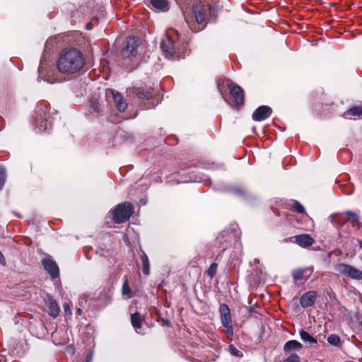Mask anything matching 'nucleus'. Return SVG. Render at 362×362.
I'll list each match as a JSON object with an SVG mask.
<instances>
[{
    "mask_svg": "<svg viewBox=\"0 0 362 362\" xmlns=\"http://www.w3.org/2000/svg\"><path fill=\"white\" fill-rule=\"evenodd\" d=\"M90 360H91V358H88V359L86 360V362H90Z\"/></svg>",
    "mask_w": 362,
    "mask_h": 362,
    "instance_id": "40",
    "label": "nucleus"
},
{
    "mask_svg": "<svg viewBox=\"0 0 362 362\" xmlns=\"http://www.w3.org/2000/svg\"><path fill=\"white\" fill-rule=\"evenodd\" d=\"M217 264L216 263H212L210 267H209L208 270H207V274L213 278L216 274V271H217Z\"/></svg>",
    "mask_w": 362,
    "mask_h": 362,
    "instance_id": "27",
    "label": "nucleus"
},
{
    "mask_svg": "<svg viewBox=\"0 0 362 362\" xmlns=\"http://www.w3.org/2000/svg\"><path fill=\"white\" fill-rule=\"evenodd\" d=\"M272 110L267 105H262L257 107L252 114V119L255 121L260 122L269 117Z\"/></svg>",
    "mask_w": 362,
    "mask_h": 362,
    "instance_id": "10",
    "label": "nucleus"
},
{
    "mask_svg": "<svg viewBox=\"0 0 362 362\" xmlns=\"http://www.w3.org/2000/svg\"><path fill=\"white\" fill-rule=\"evenodd\" d=\"M327 341L331 345L338 346L340 344V338L339 336L332 334L327 337Z\"/></svg>",
    "mask_w": 362,
    "mask_h": 362,
    "instance_id": "25",
    "label": "nucleus"
},
{
    "mask_svg": "<svg viewBox=\"0 0 362 362\" xmlns=\"http://www.w3.org/2000/svg\"><path fill=\"white\" fill-rule=\"evenodd\" d=\"M151 4L155 9L159 11L165 12L169 9V4L167 0H151Z\"/></svg>",
    "mask_w": 362,
    "mask_h": 362,
    "instance_id": "19",
    "label": "nucleus"
},
{
    "mask_svg": "<svg viewBox=\"0 0 362 362\" xmlns=\"http://www.w3.org/2000/svg\"><path fill=\"white\" fill-rule=\"evenodd\" d=\"M0 263L4 265H5V264H6L5 258L1 251H0Z\"/></svg>",
    "mask_w": 362,
    "mask_h": 362,
    "instance_id": "34",
    "label": "nucleus"
},
{
    "mask_svg": "<svg viewBox=\"0 0 362 362\" xmlns=\"http://www.w3.org/2000/svg\"><path fill=\"white\" fill-rule=\"evenodd\" d=\"M134 206L129 202L118 204L112 211L114 221L116 223L127 221L134 213Z\"/></svg>",
    "mask_w": 362,
    "mask_h": 362,
    "instance_id": "3",
    "label": "nucleus"
},
{
    "mask_svg": "<svg viewBox=\"0 0 362 362\" xmlns=\"http://www.w3.org/2000/svg\"><path fill=\"white\" fill-rule=\"evenodd\" d=\"M317 297V292L310 291L305 293L300 299V305L303 308L310 307L314 305Z\"/></svg>",
    "mask_w": 362,
    "mask_h": 362,
    "instance_id": "13",
    "label": "nucleus"
},
{
    "mask_svg": "<svg viewBox=\"0 0 362 362\" xmlns=\"http://www.w3.org/2000/svg\"><path fill=\"white\" fill-rule=\"evenodd\" d=\"M300 339L305 341V342H308L310 344H317V340L313 337L308 332L303 330V329H301L300 331Z\"/></svg>",
    "mask_w": 362,
    "mask_h": 362,
    "instance_id": "23",
    "label": "nucleus"
},
{
    "mask_svg": "<svg viewBox=\"0 0 362 362\" xmlns=\"http://www.w3.org/2000/svg\"><path fill=\"white\" fill-rule=\"evenodd\" d=\"M219 313L223 326L232 332V321L229 307L225 303L221 304L219 307Z\"/></svg>",
    "mask_w": 362,
    "mask_h": 362,
    "instance_id": "9",
    "label": "nucleus"
},
{
    "mask_svg": "<svg viewBox=\"0 0 362 362\" xmlns=\"http://www.w3.org/2000/svg\"><path fill=\"white\" fill-rule=\"evenodd\" d=\"M47 107H38L35 110L37 115L35 119V129L37 132L42 133L49 131L52 128V122L49 120V115L47 114Z\"/></svg>",
    "mask_w": 362,
    "mask_h": 362,
    "instance_id": "4",
    "label": "nucleus"
},
{
    "mask_svg": "<svg viewBox=\"0 0 362 362\" xmlns=\"http://www.w3.org/2000/svg\"><path fill=\"white\" fill-rule=\"evenodd\" d=\"M122 294L124 296H127V298H130L132 296L131 293H132V290L129 287V283H128V280L127 278H125L124 279V281L123 283V285H122Z\"/></svg>",
    "mask_w": 362,
    "mask_h": 362,
    "instance_id": "24",
    "label": "nucleus"
},
{
    "mask_svg": "<svg viewBox=\"0 0 362 362\" xmlns=\"http://www.w3.org/2000/svg\"><path fill=\"white\" fill-rule=\"evenodd\" d=\"M358 246L362 248V240H358Z\"/></svg>",
    "mask_w": 362,
    "mask_h": 362,
    "instance_id": "35",
    "label": "nucleus"
},
{
    "mask_svg": "<svg viewBox=\"0 0 362 362\" xmlns=\"http://www.w3.org/2000/svg\"><path fill=\"white\" fill-rule=\"evenodd\" d=\"M192 11L197 23L201 25L197 29H193L194 32L200 31L205 27L208 16L211 21H215L216 19V11L210 5L204 6L202 4H197L193 6Z\"/></svg>",
    "mask_w": 362,
    "mask_h": 362,
    "instance_id": "2",
    "label": "nucleus"
},
{
    "mask_svg": "<svg viewBox=\"0 0 362 362\" xmlns=\"http://www.w3.org/2000/svg\"><path fill=\"white\" fill-rule=\"evenodd\" d=\"M131 322L135 331L139 333L138 330L142 327V319L138 312L131 315Z\"/></svg>",
    "mask_w": 362,
    "mask_h": 362,
    "instance_id": "20",
    "label": "nucleus"
},
{
    "mask_svg": "<svg viewBox=\"0 0 362 362\" xmlns=\"http://www.w3.org/2000/svg\"><path fill=\"white\" fill-rule=\"evenodd\" d=\"M135 93L138 98L145 100H148L153 96L151 91L145 90L143 88H137L135 90Z\"/></svg>",
    "mask_w": 362,
    "mask_h": 362,
    "instance_id": "22",
    "label": "nucleus"
},
{
    "mask_svg": "<svg viewBox=\"0 0 362 362\" xmlns=\"http://www.w3.org/2000/svg\"><path fill=\"white\" fill-rule=\"evenodd\" d=\"M291 239H294V243L303 247H310L314 243V239L308 234H302L295 235Z\"/></svg>",
    "mask_w": 362,
    "mask_h": 362,
    "instance_id": "14",
    "label": "nucleus"
},
{
    "mask_svg": "<svg viewBox=\"0 0 362 362\" xmlns=\"http://www.w3.org/2000/svg\"><path fill=\"white\" fill-rule=\"evenodd\" d=\"M344 116L347 119L360 118L362 117V105L353 106L347 110Z\"/></svg>",
    "mask_w": 362,
    "mask_h": 362,
    "instance_id": "15",
    "label": "nucleus"
},
{
    "mask_svg": "<svg viewBox=\"0 0 362 362\" xmlns=\"http://www.w3.org/2000/svg\"><path fill=\"white\" fill-rule=\"evenodd\" d=\"M177 31L170 30L167 32V36L160 43V47L166 57H173L176 52L175 36H177Z\"/></svg>",
    "mask_w": 362,
    "mask_h": 362,
    "instance_id": "5",
    "label": "nucleus"
},
{
    "mask_svg": "<svg viewBox=\"0 0 362 362\" xmlns=\"http://www.w3.org/2000/svg\"><path fill=\"white\" fill-rule=\"evenodd\" d=\"M6 180V172L4 168H0V189H2Z\"/></svg>",
    "mask_w": 362,
    "mask_h": 362,
    "instance_id": "31",
    "label": "nucleus"
},
{
    "mask_svg": "<svg viewBox=\"0 0 362 362\" xmlns=\"http://www.w3.org/2000/svg\"><path fill=\"white\" fill-rule=\"evenodd\" d=\"M106 95L107 96L109 95H112L115 106L119 112H124L127 109V103L124 100L122 95L120 93L115 92L114 90H108L106 92Z\"/></svg>",
    "mask_w": 362,
    "mask_h": 362,
    "instance_id": "11",
    "label": "nucleus"
},
{
    "mask_svg": "<svg viewBox=\"0 0 362 362\" xmlns=\"http://www.w3.org/2000/svg\"><path fill=\"white\" fill-rule=\"evenodd\" d=\"M230 352L231 355L236 357H242L243 354L240 351H239L235 346L230 345Z\"/></svg>",
    "mask_w": 362,
    "mask_h": 362,
    "instance_id": "29",
    "label": "nucleus"
},
{
    "mask_svg": "<svg viewBox=\"0 0 362 362\" xmlns=\"http://www.w3.org/2000/svg\"><path fill=\"white\" fill-rule=\"evenodd\" d=\"M47 305L48 307L49 314L50 315V316H52L54 318L57 317L60 312V309L58 306L57 301L53 298H49L47 303Z\"/></svg>",
    "mask_w": 362,
    "mask_h": 362,
    "instance_id": "17",
    "label": "nucleus"
},
{
    "mask_svg": "<svg viewBox=\"0 0 362 362\" xmlns=\"http://www.w3.org/2000/svg\"><path fill=\"white\" fill-rule=\"evenodd\" d=\"M137 47V40L134 37H127L124 47L121 52L122 57L129 58L136 57Z\"/></svg>",
    "mask_w": 362,
    "mask_h": 362,
    "instance_id": "7",
    "label": "nucleus"
},
{
    "mask_svg": "<svg viewBox=\"0 0 362 362\" xmlns=\"http://www.w3.org/2000/svg\"><path fill=\"white\" fill-rule=\"evenodd\" d=\"M346 214H347L348 216H349L351 217H353L356 221H358V216L355 212H354L352 211H347L346 212Z\"/></svg>",
    "mask_w": 362,
    "mask_h": 362,
    "instance_id": "32",
    "label": "nucleus"
},
{
    "mask_svg": "<svg viewBox=\"0 0 362 362\" xmlns=\"http://www.w3.org/2000/svg\"><path fill=\"white\" fill-rule=\"evenodd\" d=\"M42 264L44 269L48 272L52 279H55L59 276V267L54 261L49 259H45L42 260Z\"/></svg>",
    "mask_w": 362,
    "mask_h": 362,
    "instance_id": "12",
    "label": "nucleus"
},
{
    "mask_svg": "<svg viewBox=\"0 0 362 362\" xmlns=\"http://www.w3.org/2000/svg\"><path fill=\"white\" fill-rule=\"evenodd\" d=\"M76 313H77L78 315H81V313H82L81 309V308H78L77 310H76Z\"/></svg>",
    "mask_w": 362,
    "mask_h": 362,
    "instance_id": "36",
    "label": "nucleus"
},
{
    "mask_svg": "<svg viewBox=\"0 0 362 362\" xmlns=\"http://www.w3.org/2000/svg\"><path fill=\"white\" fill-rule=\"evenodd\" d=\"M233 193L240 197H245L247 196L246 190L241 186H236L232 189Z\"/></svg>",
    "mask_w": 362,
    "mask_h": 362,
    "instance_id": "26",
    "label": "nucleus"
},
{
    "mask_svg": "<svg viewBox=\"0 0 362 362\" xmlns=\"http://www.w3.org/2000/svg\"><path fill=\"white\" fill-rule=\"evenodd\" d=\"M86 28H87L88 30L91 29V26H90V23H88V24H87V25H86Z\"/></svg>",
    "mask_w": 362,
    "mask_h": 362,
    "instance_id": "39",
    "label": "nucleus"
},
{
    "mask_svg": "<svg viewBox=\"0 0 362 362\" xmlns=\"http://www.w3.org/2000/svg\"><path fill=\"white\" fill-rule=\"evenodd\" d=\"M221 247L223 248V250H225L226 249L227 244L223 245H221Z\"/></svg>",
    "mask_w": 362,
    "mask_h": 362,
    "instance_id": "37",
    "label": "nucleus"
},
{
    "mask_svg": "<svg viewBox=\"0 0 362 362\" xmlns=\"http://www.w3.org/2000/svg\"><path fill=\"white\" fill-rule=\"evenodd\" d=\"M336 269L338 272L347 278L355 280H362V271L354 266L340 263L337 265Z\"/></svg>",
    "mask_w": 362,
    "mask_h": 362,
    "instance_id": "6",
    "label": "nucleus"
},
{
    "mask_svg": "<svg viewBox=\"0 0 362 362\" xmlns=\"http://www.w3.org/2000/svg\"><path fill=\"white\" fill-rule=\"evenodd\" d=\"M293 209L298 213H303L305 211L304 207L298 202L293 203Z\"/></svg>",
    "mask_w": 362,
    "mask_h": 362,
    "instance_id": "30",
    "label": "nucleus"
},
{
    "mask_svg": "<svg viewBox=\"0 0 362 362\" xmlns=\"http://www.w3.org/2000/svg\"><path fill=\"white\" fill-rule=\"evenodd\" d=\"M303 345L296 340H289L284 346V351L285 354H289L293 351L300 350Z\"/></svg>",
    "mask_w": 362,
    "mask_h": 362,
    "instance_id": "16",
    "label": "nucleus"
},
{
    "mask_svg": "<svg viewBox=\"0 0 362 362\" xmlns=\"http://www.w3.org/2000/svg\"><path fill=\"white\" fill-rule=\"evenodd\" d=\"M93 108L94 109L95 111L99 112V110L98 109V107L96 106L95 107L94 105H93Z\"/></svg>",
    "mask_w": 362,
    "mask_h": 362,
    "instance_id": "38",
    "label": "nucleus"
},
{
    "mask_svg": "<svg viewBox=\"0 0 362 362\" xmlns=\"http://www.w3.org/2000/svg\"><path fill=\"white\" fill-rule=\"evenodd\" d=\"M283 362H300V356L296 354H291Z\"/></svg>",
    "mask_w": 362,
    "mask_h": 362,
    "instance_id": "28",
    "label": "nucleus"
},
{
    "mask_svg": "<svg viewBox=\"0 0 362 362\" xmlns=\"http://www.w3.org/2000/svg\"><path fill=\"white\" fill-rule=\"evenodd\" d=\"M227 86L230 89V95L234 99L235 106L237 107H241L244 104L245 101L244 91L243 88L233 82H229Z\"/></svg>",
    "mask_w": 362,
    "mask_h": 362,
    "instance_id": "8",
    "label": "nucleus"
},
{
    "mask_svg": "<svg viewBox=\"0 0 362 362\" xmlns=\"http://www.w3.org/2000/svg\"><path fill=\"white\" fill-rule=\"evenodd\" d=\"M85 64L82 53L77 49H66L62 51L57 62L59 71L71 75L79 72Z\"/></svg>",
    "mask_w": 362,
    "mask_h": 362,
    "instance_id": "1",
    "label": "nucleus"
},
{
    "mask_svg": "<svg viewBox=\"0 0 362 362\" xmlns=\"http://www.w3.org/2000/svg\"><path fill=\"white\" fill-rule=\"evenodd\" d=\"M309 272L310 274L313 272L311 268L298 269L292 272V276L295 281H300L303 279H306V273Z\"/></svg>",
    "mask_w": 362,
    "mask_h": 362,
    "instance_id": "18",
    "label": "nucleus"
},
{
    "mask_svg": "<svg viewBox=\"0 0 362 362\" xmlns=\"http://www.w3.org/2000/svg\"><path fill=\"white\" fill-rule=\"evenodd\" d=\"M141 260L142 263V271L144 274L148 275L150 273V263L147 255L143 251L141 255Z\"/></svg>",
    "mask_w": 362,
    "mask_h": 362,
    "instance_id": "21",
    "label": "nucleus"
},
{
    "mask_svg": "<svg viewBox=\"0 0 362 362\" xmlns=\"http://www.w3.org/2000/svg\"><path fill=\"white\" fill-rule=\"evenodd\" d=\"M63 307H64V312L66 313V314H69V315L71 314V308L68 303H64Z\"/></svg>",
    "mask_w": 362,
    "mask_h": 362,
    "instance_id": "33",
    "label": "nucleus"
}]
</instances>
